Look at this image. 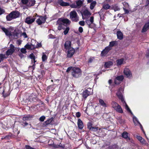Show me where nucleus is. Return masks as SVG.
Here are the masks:
<instances>
[{
  "instance_id": "1",
  "label": "nucleus",
  "mask_w": 149,
  "mask_h": 149,
  "mask_svg": "<svg viewBox=\"0 0 149 149\" xmlns=\"http://www.w3.org/2000/svg\"><path fill=\"white\" fill-rule=\"evenodd\" d=\"M70 21L68 19H59L57 22V23L59 24L58 27V30H61L63 28V26H64V24H70Z\"/></svg>"
},
{
  "instance_id": "2",
  "label": "nucleus",
  "mask_w": 149,
  "mask_h": 149,
  "mask_svg": "<svg viewBox=\"0 0 149 149\" xmlns=\"http://www.w3.org/2000/svg\"><path fill=\"white\" fill-rule=\"evenodd\" d=\"M19 15V13L17 11H13L10 13L7 16L6 18L7 20L10 21L12 19L18 17Z\"/></svg>"
},
{
  "instance_id": "3",
  "label": "nucleus",
  "mask_w": 149,
  "mask_h": 149,
  "mask_svg": "<svg viewBox=\"0 0 149 149\" xmlns=\"http://www.w3.org/2000/svg\"><path fill=\"white\" fill-rule=\"evenodd\" d=\"M71 73L72 76L75 78L79 77L81 74V70L78 68H73L72 70Z\"/></svg>"
},
{
  "instance_id": "4",
  "label": "nucleus",
  "mask_w": 149,
  "mask_h": 149,
  "mask_svg": "<svg viewBox=\"0 0 149 149\" xmlns=\"http://www.w3.org/2000/svg\"><path fill=\"white\" fill-rule=\"evenodd\" d=\"M70 18L73 21L76 22L79 20V17L75 11H72L70 13Z\"/></svg>"
},
{
  "instance_id": "5",
  "label": "nucleus",
  "mask_w": 149,
  "mask_h": 149,
  "mask_svg": "<svg viewBox=\"0 0 149 149\" xmlns=\"http://www.w3.org/2000/svg\"><path fill=\"white\" fill-rule=\"evenodd\" d=\"M36 19V18L35 17H32L29 16L26 18L25 22L28 24H31L34 22Z\"/></svg>"
},
{
  "instance_id": "6",
  "label": "nucleus",
  "mask_w": 149,
  "mask_h": 149,
  "mask_svg": "<svg viewBox=\"0 0 149 149\" xmlns=\"http://www.w3.org/2000/svg\"><path fill=\"white\" fill-rule=\"evenodd\" d=\"M123 90V89L122 88H120L118 91L116 93V95L119 99L121 100L122 102H125L123 96L122 94V93L121 92H122Z\"/></svg>"
},
{
  "instance_id": "7",
  "label": "nucleus",
  "mask_w": 149,
  "mask_h": 149,
  "mask_svg": "<svg viewBox=\"0 0 149 149\" xmlns=\"http://www.w3.org/2000/svg\"><path fill=\"white\" fill-rule=\"evenodd\" d=\"M10 48L6 52V54L7 56H9L12 54L15 51V47L13 44L10 45Z\"/></svg>"
},
{
  "instance_id": "8",
  "label": "nucleus",
  "mask_w": 149,
  "mask_h": 149,
  "mask_svg": "<svg viewBox=\"0 0 149 149\" xmlns=\"http://www.w3.org/2000/svg\"><path fill=\"white\" fill-rule=\"evenodd\" d=\"M111 49V48L109 46L107 47L101 52V56H106L107 54L109 51Z\"/></svg>"
},
{
  "instance_id": "9",
  "label": "nucleus",
  "mask_w": 149,
  "mask_h": 149,
  "mask_svg": "<svg viewBox=\"0 0 149 149\" xmlns=\"http://www.w3.org/2000/svg\"><path fill=\"white\" fill-rule=\"evenodd\" d=\"M124 79L123 75L117 76L115 79L114 83L115 84H119L121 81H122Z\"/></svg>"
},
{
  "instance_id": "10",
  "label": "nucleus",
  "mask_w": 149,
  "mask_h": 149,
  "mask_svg": "<svg viewBox=\"0 0 149 149\" xmlns=\"http://www.w3.org/2000/svg\"><path fill=\"white\" fill-rule=\"evenodd\" d=\"M74 50L72 47H70L68 51V57L69 58L71 57L74 54Z\"/></svg>"
},
{
  "instance_id": "11",
  "label": "nucleus",
  "mask_w": 149,
  "mask_h": 149,
  "mask_svg": "<svg viewBox=\"0 0 149 149\" xmlns=\"http://www.w3.org/2000/svg\"><path fill=\"white\" fill-rule=\"evenodd\" d=\"M46 18L44 17H40L38 19L36 22L38 25H40L43 23L45 22Z\"/></svg>"
},
{
  "instance_id": "12",
  "label": "nucleus",
  "mask_w": 149,
  "mask_h": 149,
  "mask_svg": "<svg viewBox=\"0 0 149 149\" xmlns=\"http://www.w3.org/2000/svg\"><path fill=\"white\" fill-rule=\"evenodd\" d=\"M124 73L127 77H130L132 76L131 72L128 68H125L124 69Z\"/></svg>"
},
{
  "instance_id": "13",
  "label": "nucleus",
  "mask_w": 149,
  "mask_h": 149,
  "mask_svg": "<svg viewBox=\"0 0 149 149\" xmlns=\"http://www.w3.org/2000/svg\"><path fill=\"white\" fill-rule=\"evenodd\" d=\"M149 29V22L146 23L143 26L141 32L142 33L146 31Z\"/></svg>"
},
{
  "instance_id": "14",
  "label": "nucleus",
  "mask_w": 149,
  "mask_h": 149,
  "mask_svg": "<svg viewBox=\"0 0 149 149\" xmlns=\"http://www.w3.org/2000/svg\"><path fill=\"white\" fill-rule=\"evenodd\" d=\"M117 38L120 40H122L123 38V35L120 31H118L116 33Z\"/></svg>"
},
{
  "instance_id": "15",
  "label": "nucleus",
  "mask_w": 149,
  "mask_h": 149,
  "mask_svg": "<svg viewBox=\"0 0 149 149\" xmlns=\"http://www.w3.org/2000/svg\"><path fill=\"white\" fill-rule=\"evenodd\" d=\"M86 22L87 24L90 26L94 22V17L93 16H91L90 17L89 19H87L86 21Z\"/></svg>"
},
{
  "instance_id": "16",
  "label": "nucleus",
  "mask_w": 149,
  "mask_h": 149,
  "mask_svg": "<svg viewBox=\"0 0 149 149\" xmlns=\"http://www.w3.org/2000/svg\"><path fill=\"white\" fill-rule=\"evenodd\" d=\"M71 42L70 41H66L64 44L65 48L66 49H68L71 47Z\"/></svg>"
},
{
  "instance_id": "17",
  "label": "nucleus",
  "mask_w": 149,
  "mask_h": 149,
  "mask_svg": "<svg viewBox=\"0 0 149 149\" xmlns=\"http://www.w3.org/2000/svg\"><path fill=\"white\" fill-rule=\"evenodd\" d=\"M77 125L79 128L80 129H82L84 127L83 123L80 119H79L77 121Z\"/></svg>"
},
{
  "instance_id": "18",
  "label": "nucleus",
  "mask_w": 149,
  "mask_h": 149,
  "mask_svg": "<svg viewBox=\"0 0 149 149\" xmlns=\"http://www.w3.org/2000/svg\"><path fill=\"white\" fill-rule=\"evenodd\" d=\"M88 128L94 132H96L98 130H100V129L98 127H93L91 125H89L88 124Z\"/></svg>"
},
{
  "instance_id": "19",
  "label": "nucleus",
  "mask_w": 149,
  "mask_h": 149,
  "mask_svg": "<svg viewBox=\"0 0 149 149\" xmlns=\"http://www.w3.org/2000/svg\"><path fill=\"white\" fill-rule=\"evenodd\" d=\"M133 121L135 125H137V124H139L140 125V127L141 129H143L142 125H141L140 123L139 122L137 118L135 116H134L133 118Z\"/></svg>"
},
{
  "instance_id": "20",
  "label": "nucleus",
  "mask_w": 149,
  "mask_h": 149,
  "mask_svg": "<svg viewBox=\"0 0 149 149\" xmlns=\"http://www.w3.org/2000/svg\"><path fill=\"white\" fill-rule=\"evenodd\" d=\"M59 4L62 6H67L70 5L69 3L63 1L62 0L58 1Z\"/></svg>"
},
{
  "instance_id": "21",
  "label": "nucleus",
  "mask_w": 149,
  "mask_h": 149,
  "mask_svg": "<svg viewBox=\"0 0 149 149\" xmlns=\"http://www.w3.org/2000/svg\"><path fill=\"white\" fill-rule=\"evenodd\" d=\"M122 137L125 139H127V141H129L130 140V139L128 137V133L126 132H124L122 134Z\"/></svg>"
},
{
  "instance_id": "22",
  "label": "nucleus",
  "mask_w": 149,
  "mask_h": 149,
  "mask_svg": "<svg viewBox=\"0 0 149 149\" xmlns=\"http://www.w3.org/2000/svg\"><path fill=\"white\" fill-rule=\"evenodd\" d=\"M2 29L5 33L6 34L7 36L9 37L11 36V32L6 29L4 27H2Z\"/></svg>"
},
{
  "instance_id": "23",
  "label": "nucleus",
  "mask_w": 149,
  "mask_h": 149,
  "mask_svg": "<svg viewBox=\"0 0 149 149\" xmlns=\"http://www.w3.org/2000/svg\"><path fill=\"white\" fill-rule=\"evenodd\" d=\"M33 118V116H32L30 115H27L23 117L22 118V120H30L31 119V118Z\"/></svg>"
},
{
  "instance_id": "24",
  "label": "nucleus",
  "mask_w": 149,
  "mask_h": 149,
  "mask_svg": "<svg viewBox=\"0 0 149 149\" xmlns=\"http://www.w3.org/2000/svg\"><path fill=\"white\" fill-rule=\"evenodd\" d=\"M35 1L34 0H29L28 1V4L27 6L30 7L33 6L35 3Z\"/></svg>"
},
{
  "instance_id": "25",
  "label": "nucleus",
  "mask_w": 149,
  "mask_h": 149,
  "mask_svg": "<svg viewBox=\"0 0 149 149\" xmlns=\"http://www.w3.org/2000/svg\"><path fill=\"white\" fill-rule=\"evenodd\" d=\"M82 15L85 16H90L91 15V13L87 10L86 9L83 12Z\"/></svg>"
},
{
  "instance_id": "26",
  "label": "nucleus",
  "mask_w": 149,
  "mask_h": 149,
  "mask_svg": "<svg viewBox=\"0 0 149 149\" xmlns=\"http://www.w3.org/2000/svg\"><path fill=\"white\" fill-rule=\"evenodd\" d=\"M115 110L118 112L120 113H123V110L121 107L119 105L115 109Z\"/></svg>"
},
{
  "instance_id": "27",
  "label": "nucleus",
  "mask_w": 149,
  "mask_h": 149,
  "mask_svg": "<svg viewBox=\"0 0 149 149\" xmlns=\"http://www.w3.org/2000/svg\"><path fill=\"white\" fill-rule=\"evenodd\" d=\"M25 47L28 49H33L35 48V47L32 44L30 45L29 44H27L25 46Z\"/></svg>"
},
{
  "instance_id": "28",
  "label": "nucleus",
  "mask_w": 149,
  "mask_h": 149,
  "mask_svg": "<svg viewBox=\"0 0 149 149\" xmlns=\"http://www.w3.org/2000/svg\"><path fill=\"white\" fill-rule=\"evenodd\" d=\"M123 61L124 59L123 58H121L117 60L116 62L117 65L118 66L121 65L123 63Z\"/></svg>"
},
{
  "instance_id": "29",
  "label": "nucleus",
  "mask_w": 149,
  "mask_h": 149,
  "mask_svg": "<svg viewBox=\"0 0 149 149\" xmlns=\"http://www.w3.org/2000/svg\"><path fill=\"white\" fill-rule=\"evenodd\" d=\"M113 63L112 62L109 61L105 63L104 66L106 68H109L110 66L112 65Z\"/></svg>"
},
{
  "instance_id": "30",
  "label": "nucleus",
  "mask_w": 149,
  "mask_h": 149,
  "mask_svg": "<svg viewBox=\"0 0 149 149\" xmlns=\"http://www.w3.org/2000/svg\"><path fill=\"white\" fill-rule=\"evenodd\" d=\"M83 2L81 0H78L76 1V5L77 8H79L81 6Z\"/></svg>"
},
{
  "instance_id": "31",
  "label": "nucleus",
  "mask_w": 149,
  "mask_h": 149,
  "mask_svg": "<svg viewBox=\"0 0 149 149\" xmlns=\"http://www.w3.org/2000/svg\"><path fill=\"white\" fill-rule=\"evenodd\" d=\"M30 58L32 59V62H33L34 63L36 62L35 60V56L33 54H31L29 55Z\"/></svg>"
},
{
  "instance_id": "32",
  "label": "nucleus",
  "mask_w": 149,
  "mask_h": 149,
  "mask_svg": "<svg viewBox=\"0 0 149 149\" xmlns=\"http://www.w3.org/2000/svg\"><path fill=\"white\" fill-rule=\"evenodd\" d=\"M96 4V1H93L91 3L90 6V8L91 10L93 9L94 7L95 6Z\"/></svg>"
},
{
  "instance_id": "33",
  "label": "nucleus",
  "mask_w": 149,
  "mask_h": 149,
  "mask_svg": "<svg viewBox=\"0 0 149 149\" xmlns=\"http://www.w3.org/2000/svg\"><path fill=\"white\" fill-rule=\"evenodd\" d=\"M99 103L100 105L104 107H106L107 105L104 102V101L102 99H100Z\"/></svg>"
},
{
  "instance_id": "34",
  "label": "nucleus",
  "mask_w": 149,
  "mask_h": 149,
  "mask_svg": "<svg viewBox=\"0 0 149 149\" xmlns=\"http://www.w3.org/2000/svg\"><path fill=\"white\" fill-rule=\"evenodd\" d=\"M117 43V42L116 41H112L110 42L109 45L108 46H109L111 48V47L114 46Z\"/></svg>"
},
{
  "instance_id": "35",
  "label": "nucleus",
  "mask_w": 149,
  "mask_h": 149,
  "mask_svg": "<svg viewBox=\"0 0 149 149\" xmlns=\"http://www.w3.org/2000/svg\"><path fill=\"white\" fill-rule=\"evenodd\" d=\"M111 105L112 107H113L115 109L119 104L116 102L113 101L112 102Z\"/></svg>"
},
{
  "instance_id": "36",
  "label": "nucleus",
  "mask_w": 149,
  "mask_h": 149,
  "mask_svg": "<svg viewBox=\"0 0 149 149\" xmlns=\"http://www.w3.org/2000/svg\"><path fill=\"white\" fill-rule=\"evenodd\" d=\"M103 8L105 10H107L109 9L110 6L108 4H104L103 5Z\"/></svg>"
},
{
  "instance_id": "37",
  "label": "nucleus",
  "mask_w": 149,
  "mask_h": 149,
  "mask_svg": "<svg viewBox=\"0 0 149 149\" xmlns=\"http://www.w3.org/2000/svg\"><path fill=\"white\" fill-rule=\"evenodd\" d=\"M89 95V94L88 93L86 90L84 91L83 93V96L85 98H86Z\"/></svg>"
},
{
  "instance_id": "38",
  "label": "nucleus",
  "mask_w": 149,
  "mask_h": 149,
  "mask_svg": "<svg viewBox=\"0 0 149 149\" xmlns=\"http://www.w3.org/2000/svg\"><path fill=\"white\" fill-rule=\"evenodd\" d=\"M118 146L116 145H114L109 146L108 149H118Z\"/></svg>"
},
{
  "instance_id": "39",
  "label": "nucleus",
  "mask_w": 149,
  "mask_h": 149,
  "mask_svg": "<svg viewBox=\"0 0 149 149\" xmlns=\"http://www.w3.org/2000/svg\"><path fill=\"white\" fill-rule=\"evenodd\" d=\"M123 103H125V108L129 112H130L131 114H132V112L131 111V110H130V109L128 107V105L125 102H125H122Z\"/></svg>"
},
{
  "instance_id": "40",
  "label": "nucleus",
  "mask_w": 149,
  "mask_h": 149,
  "mask_svg": "<svg viewBox=\"0 0 149 149\" xmlns=\"http://www.w3.org/2000/svg\"><path fill=\"white\" fill-rule=\"evenodd\" d=\"M113 9L115 11L119 10L120 8L116 5H114L113 6Z\"/></svg>"
},
{
  "instance_id": "41",
  "label": "nucleus",
  "mask_w": 149,
  "mask_h": 149,
  "mask_svg": "<svg viewBox=\"0 0 149 149\" xmlns=\"http://www.w3.org/2000/svg\"><path fill=\"white\" fill-rule=\"evenodd\" d=\"M7 57L6 55L3 54H0V59L1 61H3L4 58H6Z\"/></svg>"
},
{
  "instance_id": "42",
  "label": "nucleus",
  "mask_w": 149,
  "mask_h": 149,
  "mask_svg": "<svg viewBox=\"0 0 149 149\" xmlns=\"http://www.w3.org/2000/svg\"><path fill=\"white\" fill-rule=\"evenodd\" d=\"M86 91L89 95L93 93V90L91 88H88Z\"/></svg>"
},
{
  "instance_id": "43",
  "label": "nucleus",
  "mask_w": 149,
  "mask_h": 149,
  "mask_svg": "<svg viewBox=\"0 0 149 149\" xmlns=\"http://www.w3.org/2000/svg\"><path fill=\"white\" fill-rule=\"evenodd\" d=\"M47 59V56L44 53L43 54L42 56V59L43 61H44Z\"/></svg>"
},
{
  "instance_id": "44",
  "label": "nucleus",
  "mask_w": 149,
  "mask_h": 149,
  "mask_svg": "<svg viewBox=\"0 0 149 149\" xmlns=\"http://www.w3.org/2000/svg\"><path fill=\"white\" fill-rule=\"evenodd\" d=\"M70 29L69 27H67L65 30H64V35H66L68 33V31Z\"/></svg>"
},
{
  "instance_id": "45",
  "label": "nucleus",
  "mask_w": 149,
  "mask_h": 149,
  "mask_svg": "<svg viewBox=\"0 0 149 149\" xmlns=\"http://www.w3.org/2000/svg\"><path fill=\"white\" fill-rule=\"evenodd\" d=\"M117 119L118 122L121 124L123 123L124 122V120L123 119L120 117H118V118H117Z\"/></svg>"
},
{
  "instance_id": "46",
  "label": "nucleus",
  "mask_w": 149,
  "mask_h": 149,
  "mask_svg": "<svg viewBox=\"0 0 149 149\" xmlns=\"http://www.w3.org/2000/svg\"><path fill=\"white\" fill-rule=\"evenodd\" d=\"M21 2L24 4H28V0H22Z\"/></svg>"
},
{
  "instance_id": "47",
  "label": "nucleus",
  "mask_w": 149,
  "mask_h": 149,
  "mask_svg": "<svg viewBox=\"0 0 149 149\" xmlns=\"http://www.w3.org/2000/svg\"><path fill=\"white\" fill-rule=\"evenodd\" d=\"M45 117L44 116H41L39 118V120L41 121H43L45 119Z\"/></svg>"
},
{
  "instance_id": "48",
  "label": "nucleus",
  "mask_w": 149,
  "mask_h": 149,
  "mask_svg": "<svg viewBox=\"0 0 149 149\" xmlns=\"http://www.w3.org/2000/svg\"><path fill=\"white\" fill-rule=\"evenodd\" d=\"M20 51L23 54H25L26 52V49L24 48H22L21 49Z\"/></svg>"
},
{
  "instance_id": "49",
  "label": "nucleus",
  "mask_w": 149,
  "mask_h": 149,
  "mask_svg": "<svg viewBox=\"0 0 149 149\" xmlns=\"http://www.w3.org/2000/svg\"><path fill=\"white\" fill-rule=\"evenodd\" d=\"M19 35V33H17L15 32V33L13 35L14 38L15 39H17L18 38V36Z\"/></svg>"
},
{
  "instance_id": "50",
  "label": "nucleus",
  "mask_w": 149,
  "mask_h": 149,
  "mask_svg": "<svg viewBox=\"0 0 149 149\" xmlns=\"http://www.w3.org/2000/svg\"><path fill=\"white\" fill-rule=\"evenodd\" d=\"M79 24L81 26H84L85 25V22L84 21H81L79 22Z\"/></svg>"
},
{
  "instance_id": "51",
  "label": "nucleus",
  "mask_w": 149,
  "mask_h": 149,
  "mask_svg": "<svg viewBox=\"0 0 149 149\" xmlns=\"http://www.w3.org/2000/svg\"><path fill=\"white\" fill-rule=\"evenodd\" d=\"M72 68H73L72 67H68L66 70V72L68 73L71 70H72Z\"/></svg>"
},
{
  "instance_id": "52",
  "label": "nucleus",
  "mask_w": 149,
  "mask_h": 149,
  "mask_svg": "<svg viewBox=\"0 0 149 149\" xmlns=\"http://www.w3.org/2000/svg\"><path fill=\"white\" fill-rule=\"evenodd\" d=\"M79 32L80 33H81L83 32V29L82 27H80L79 28Z\"/></svg>"
},
{
  "instance_id": "53",
  "label": "nucleus",
  "mask_w": 149,
  "mask_h": 149,
  "mask_svg": "<svg viewBox=\"0 0 149 149\" xmlns=\"http://www.w3.org/2000/svg\"><path fill=\"white\" fill-rule=\"evenodd\" d=\"M76 116L78 117H79L81 116V113L79 112H77L76 113Z\"/></svg>"
},
{
  "instance_id": "54",
  "label": "nucleus",
  "mask_w": 149,
  "mask_h": 149,
  "mask_svg": "<svg viewBox=\"0 0 149 149\" xmlns=\"http://www.w3.org/2000/svg\"><path fill=\"white\" fill-rule=\"evenodd\" d=\"M28 125V123L26 122H22V125L24 127H25Z\"/></svg>"
},
{
  "instance_id": "55",
  "label": "nucleus",
  "mask_w": 149,
  "mask_h": 149,
  "mask_svg": "<svg viewBox=\"0 0 149 149\" xmlns=\"http://www.w3.org/2000/svg\"><path fill=\"white\" fill-rule=\"evenodd\" d=\"M70 7L72 8H77V6L76 5H75L74 4H72V5H70Z\"/></svg>"
},
{
  "instance_id": "56",
  "label": "nucleus",
  "mask_w": 149,
  "mask_h": 149,
  "mask_svg": "<svg viewBox=\"0 0 149 149\" xmlns=\"http://www.w3.org/2000/svg\"><path fill=\"white\" fill-rule=\"evenodd\" d=\"M140 141L141 143L143 144H145L146 142L145 140L143 138L140 140Z\"/></svg>"
},
{
  "instance_id": "57",
  "label": "nucleus",
  "mask_w": 149,
  "mask_h": 149,
  "mask_svg": "<svg viewBox=\"0 0 149 149\" xmlns=\"http://www.w3.org/2000/svg\"><path fill=\"white\" fill-rule=\"evenodd\" d=\"M94 59V58H90L88 61V62L89 63H91L93 60Z\"/></svg>"
},
{
  "instance_id": "58",
  "label": "nucleus",
  "mask_w": 149,
  "mask_h": 149,
  "mask_svg": "<svg viewBox=\"0 0 149 149\" xmlns=\"http://www.w3.org/2000/svg\"><path fill=\"white\" fill-rule=\"evenodd\" d=\"M4 13V11L3 9L0 8V15Z\"/></svg>"
},
{
  "instance_id": "59",
  "label": "nucleus",
  "mask_w": 149,
  "mask_h": 149,
  "mask_svg": "<svg viewBox=\"0 0 149 149\" xmlns=\"http://www.w3.org/2000/svg\"><path fill=\"white\" fill-rule=\"evenodd\" d=\"M136 138L138 139V140H139V141L142 138L141 137L139 136H136Z\"/></svg>"
},
{
  "instance_id": "60",
  "label": "nucleus",
  "mask_w": 149,
  "mask_h": 149,
  "mask_svg": "<svg viewBox=\"0 0 149 149\" xmlns=\"http://www.w3.org/2000/svg\"><path fill=\"white\" fill-rule=\"evenodd\" d=\"M123 9L125 11V14H128L129 13V11L128 10L124 8H123Z\"/></svg>"
},
{
  "instance_id": "61",
  "label": "nucleus",
  "mask_w": 149,
  "mask_h": 149,
  "mask_svg": "<svg viewBox=\"0 0 149 149\" xmlns=\"http://www.w3.org/2000/svg\"><path fill=\"white\" fill-rule=\"evenodd\" d=\"M22 35L25 38L27 37V35L26 33H25V32L23 33Z\"/></svg>"
},
{
  "instance_id": "62",
  "label": "nucleus",
  "mask_w": 149,
  "mask_h": 149,
  "mask_svg": "<svg viewBox=\"0 0 149 149\" xmlns=\"http://www.w3.org/2000/svg\"><path fill=\"white\" fill-rule=\"evenodd\" d=\"M22 42V41L21 40H18L17 41V43L18 45H20Z\"/></svg>"
},
{
  "instance_id": "63",
  "label": "nucleus",
  "mask_w": 149,
  "mask_h": 149,
  "mask_svg": "<svg viewBox=\"0 0 149 149\" xmlns=\"http://www.w3.org/2000/svg\"><path fill=\"white\" fill-rule=\"evenodd\" d=\"M41 46V44L38 42L37 43L36 47H40Z\"/></svg>"
},
{
  "instance_id": "64",
  "label": "nucleus",
  "mask_w": 149,
  "mask_h": 149,
  "mask_svg": "<svg viewBox=\"0 0 149 149\" xmlns=\"http://www.w3.org/2000/svg\"><path fill=\"white\" fill-rule=\"evenodd\" d=\"M146 3V6H148L149 7V0H147Z\"/></svg>"
}]
</instances>
